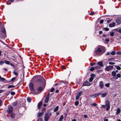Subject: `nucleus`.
I'll use <instances>...</instances> for the list:
<instances>
[{"label":"nucleus","mask_w":121,"mask_h":121,"mask_svg":"<svg viewBox=\"0 0 121 121\" xmlns=\"http://www.w3.org/2000/svg\"><path fill=\"white\" fill-rule=\"evenodd\" d=\"M106 49L104 47L99 45L98 46L95 48V52L97 55H101L104 53Z\"/></svg>","instance_id":"f257e3e1"},{"label":"nucleus","mask_w":121,"mask_h":121,"mask_svg":"<svg viewBox=\"0 0 121 121\" xmlns=\"http://www.w3.org/2000/svg\"><path fill=\"white\" fill-rule=\"evenodd\" d=\"M8 109L7 110V112L9 113H11L13 111V108L11 105H9L8 106Z\"/></svg>","instance_id":"f03ea898"},{"label":"nucleus","mask_w":121,"mask_h":121,"mask_svg":"<svg viewBox=\"0 0 121 121\" xmlns=\"http://www.w3.org/2000/svg\"><path fill=\"white\" fill-rule=\"evenodd\" d=\"M105 104L106 106H107L106 110L107 111H108L110 108V106L109 105V101L108 100H106L105 102Z\"/></svg>","instance_id":"7ed1b4c3"},{"label":"nucleus","mask_w":121,"mask_h":121,"mask_svg":"<svg viewBox=\"0 0 121 121\" xmlns=\"http://www.w3.org/2000/svg\"><path fill=\"white\" fill-rule=\"evenodd\" d=\"M113 66L109 65L107 66L105 68V70L106 71H109L112 70L113 68Z\"/></svg>","instance_id":"20e7f679"},{"label":"nucleus","mask_w":121,"mask_h":121,"mask_svg":"<svg viewBox=\"0 0 121 121\" xmlns=\"http://www.w3.org/2000/svg\"><path fill=\"white\" fill-rule=\"evenodd\" d=\"M51 114L49 113H46L45 114L44 117L45 121H48L49 118Z\"/></svg>","instance_id":"39448f33"},{"label":"nucleus","mask_w":121,"mask_h":121,"mask_svg":"<svg viewBox=\"0 0 121 121\" xmlns=\"http://www.w3.org/2000/svg\"><path fill=\"white\" fill-rule=\"evenodd\" d=\"M1 33L2 35L3 36V37L4 38L6 37V31L4 28H2L1 29Z\"/></svg>","instance_id":"423d86ee"},{"label":"nucleus","mask_w":121,"mask_h":121,"mask_svg":"<svg viewBox=\"0 0 121 121\" xmlns=\"http://www.w3.org/2000/svg\"><path fill=\"white\" fill-rule=\"evenodd\" d=\"M99 86L100 88L101 89H102L104 88V84L103 81H100L99 82Z\"/></svg>","instance_id":"0eeeda50"},{"label":"nucleus","mask_w":121,"mask_h":121,"mask_svg":"<svg viewBox=\"0 0 121 121\" xmlns=\"http://www.w3.org/2000/svg\"><path fill=\"white\" fill-rule=\"evenodd\" d=\"M91 85L90 83L88 81H85L83 84L82 86H89Z\"/></svg>","instance_id":"6e6552de"},{"label":"nucleus","mask_w":121,"mask_h":121,"mask_svg":"<svg viewBox=\"0 0 121 121\" xmlns=\"http://www.w3.org/2000/svg\"><path fill=\"white\" fill-rule=\"evenodd\" d=\"M33 84L32 83H30L29 85V88L30 91H33L34 90Z\"/></svg>","instance_id":"1a4fd4ad"},{"label":"nucleus","mask_w":121,"mask_h":121,"mask_svg":"<svg viewBox=\"0 0 121 121\" xmlns=\"http://www.w3.org/2000/svg\"><path fill=\"white\" fill-rule=\"evenodd\" d=\"M121 74L120 73H117L114 79H115L117 80L118 78L121 77Z\"/></svg>","instance_id":"9d476101"},{"label":"nucleus","mask_w":121,"mask_h":121,"mask_svg":"<svg viewBox=\"0 0 121 121\" xmlns=\"http://www.w3.org/2000/svg\"><path fill=\"white\" fill-rule=\"evenodd\" d=\"M65 83L63 82H58V83L55 84L54 85V86H57V85H64V84H65Z\"/></svg>","instance_id":"9b49d317"},{"label":"nucleus","mask_w":121,"mask_h":121,"mask_svg":"<svg viewBox=\"0 0 121 121\" xmlns=\"http://www.w3.org/2000/svg\"><path fill=\"white\" fill-rule=\"evenodd\" d=\"M116 23L115 22H113L111 23H110L109 24V26L110 27H114L116 25Z\"/></svg>","instance_id":"f8f14e48"},{"label":"nucleus","mask_w":121,"mask_h":121,"mask_svg":"<svg viewBox=\"0 0 121 121\" xmlns=\"http://www.w3.org/2000/svg\"><path fill=\"white\" fill-rule=\"evenodd\" d=\"M121 110L120 108H117V112H116V114H118L120 112Z\"/></svg>","instance_id":"ddd939ff"},{"label":"nucleus","mask_w":121,"mask_h":121,"mask_svg":"<svg viewBox=\"0 0 121 121\" xmlns=\"http://www.w3.org/2000/svg\"><path fill=\"white\" fill-rule=\"evenodd\" d=\"M112 75L113 76V78H114L116 75V73L114 71H113L112 72Z\"/></svg>","instance_id":"4468645a"},{"label":"nucleus","mask_w":121,"mask_h":121,"mask_svg":"<svg viewBox=\"0 0 121 121\" xmlns=\"http://www.w3.org/2000/svg\"><path fill=\"white\" fill-rule=\"evenodd\" d=\"M43 113H44L43 112H41L40 113H39V112L38 113L37 117H39L43 115Z\"/></svg>","instance_id":"2eb2a0df"},{"label":"nucleus","mask_w":121,"mask_h":121,"mask_svg":"<svg viewBox=\"0 0 121 121\" xmlns=\"http://www.w3.org/2000/svg\"><path fill=\"white\" fill-rule=\"evenodd\" d=\"M49 98L46 97L44 101V102L45 103H47L48 101Z\"/></svg>","instance_id":"dca6fc26"},{"label":"nucleus","mask_w":121,"mask_h":121,"mask_svg":"<svg viewBox=\"0 0 121 121\" xmlns=\"http://www.w3.org/2000/svg\"><path fill=\"white\" fill-rule=\"evenodd\" d=\"M98 65H100L101 67H103V63L102 62H99L97 63Z\"/></svg>","instance_id":"f3484780"},{"label":"nucleus","mask_w":121,"mask_h":121,"mask_svg":"<svg viewBox=\"0 0 121 121\" xmlns=\"http://www.w3.org/2000/svg\"><path fill=\"white\" fill-rule=\"evenodd\" d=\"M42 102L40 101L38 104V108H40L42 104Z\"/></svg>","instance_id":"a211bd4d"},{"label":"nucleus","mask_w":121,"mask_h":121,"mask_svg":"<svg viewBox=\"0 0 121 121\" xmlns=\"http://www.w3.org/2000/svg\"><path fill=\"white\" fill-rule=\"evenodd\" d=\"M63 116L62 115H61L59 118L58 121H62L63 119Z\"/></svg>","instance_id":"6ab92c4d"},{"label":"nucleus","mask_w":121,"mask_h":121,"mask_svg":"<svg viewBox=\"0 0 121 121\" xmlns=\"http://www.w3.org/2000/svg\"><path fill=\"white\" fill-rule=\"evenodd\" d=\"M59 107L58 106H56L54 109V111L56 112L57 111L59 108Z\"/></svg>","instance_id":"aec40b11"},{"label":"nucleus","mask_w":121,"mask_h":121,"mask_svg":"<svg viewBox=\"0 0 121 121\" xmlns=\"http://www.w3.org/2000/svg\"><path fill=\"white\" fill-rule=\"evenodd\" d=\"M107 94V93H106L102 94L101 95V97H105L106 96Z\"/></svg>","instance_id":"412c9836"},{"label":"nucleus","mask_w":121,"mask_h":121,"mask_svg":"<svg viewBox=\"0 0 121 121\" xmlns=\"http://www.w3.org/2000/svg\"><path fill=\"white\" fill-rule=\"evenodd\" d=\"M115 66L116 68V69L118 70H120L121 69V67L117 65H115Z\"/></svg>","instance_id":"4be33fe9"},{"label":"nucleus","mask_w":121,"mask_h":121,"mask_svg":"<svg viewBox=\"0 0 121 121\" xmlns=\"http://www.w3.org/2000/svg\"><path fill=\"white\" fill-rule=\"evenodd\" d=\"M40 82H42V84H41L42 85L44 84L45 83V80L44 79L43 80H41L40 81Z\"/></svg>","instance_id":"5701e85b"},{"label":"nucleus","mask_w":121,"mask_h":121,"mask_svg":"<svg viewBox=\"0 0 121 121\" xmlns=\"http://www.w3.org/2000/svg\"><path fill=\"white\" fill-rule=\"evenodd\" d=\"M31 91L33 94L35 95L37 94V92L34 90V89L33 91Z\"/></svg>","instance_id":"b1692460"},{"label":"nucleus","mask_w":121,"mask_h":121,"mask_svg":"<svg viewBox=\"0 0 121 121\" xmlns=\"http://www.w3.org/2000/svg\"><path fill=\"white\" fill-rule=\"evenodd\" d=\"M95 69H100V67L98 65H97L95 67H94Z\"/></svg>","instance_id":"393cba45"},{"label":"nucleus","mask_w":121,"mask_h":121,"mask_svg":"<svg viewBox=\"0 0 121 121\" xmlns=\"http://www.w3.org/2000/svg\"><path fill=\"white\" fill-rule=\"evenodd\" d=\"M16 78V77L12 78L11 80L10 81L12 82H14L15 81V79Z\"/></svg>","instance_id":"a878e982"},{"label":"nucleus","mask_w":121,"mask_h":121,"mask_svg":"<svg viewBox=\"0 0 121 121\" xmlns=\"http://www.w3.org/2000/svg\"><path fill=\"white\" fill-rule=\"evenodd\" d=\"M5 78H3L1 77L0 78V81H5Z\"/></svg>","instance_id":"bb28decb"},{"label":"nucleus","mask_w":121,"mask_h":121,"mask_svg":"<svg viewBox=\"0 0 121 121\" xmlns=\"http://www.w3.org/2000/svg\"><path fill=\"white\" fill-rule=\"evenodd\" d=\"M27 100L29 102H30L31 101V99L29 97H28L27 98Z\"/></svg>","instance_id":"cd10ccee"},{"label":"nucleus","mask_w":121,"mask_h":121,"mask_svg":"<svg viewBox=\"0 0 121 121\" xmlns=\"http://www.w3.org/2000/svg\"><path fill=\"white\" fill-rule=\"evenodd\" d=\"M15 117V114L13 113L11 114V117L12 118H14Z\"/></svg>","instance_id":"c85d7f7f"},{"label":"nucleus","mask_w":121,"mask_h":121,"mask_svg":"<svg viewBox=\"0 0 121 121\" xmlns=\"http://www.w3.org/2000/svg\"><path fill=\"white\" fill-rule=\"evenodd\" d=\"M42 89V87L41 86H39L37 88V90L38 91H41Z\"/></svg>","instance_id":"c756f323"},{"label":"nucleus","mask_w":121,"mask_h":121,"mask_svg":"<svg viewBox=\"0 0 121 121\" xmlns=\"http://www.w3.org/2000/svg\"><path fill=\"white\" fill-rule=\"evenodd\" d=\"M15 86H14L12 85H9V86L8 87V88H12V87H15Z\"/></svg>","instance_id":"7c9ffc66"},{"label":"nucleus","mask_w":121,"mask_h":121,"mask_svg":"<svg viewBox=\"0 0 121 121\" xmlns=\"http://www.w3.org/2000/svg\"><path fill=\"white\" fill-rule=\"evenodd\" d=\"M79 104V102L78 101H76L75 103L74 104L75 106H77Z\"/></svg>","instance_id":"2f4dec72"},{"label":"nucleus","mask_w":121,"mask_h":121,"mask_svg":"<svg viewBox=\"0 0 121 121\" xmlns=\"http://www.w3.org/2000/svg\"><path fill=\"white\" fill-rule=\"evenodd\" d=\"M110 54L112 55H114L115 54V51H113L110 53Z\"/></svg>","instance_id":"473e14b6"},{"label":"nucleus","mask_w":121,"mask_h":121,"mask_svg":"<svg viewBox=\"0 0 121 121\" xmlns=\"http://www.w3.org/2000/svg\"><path fill=\"white\" fill-rule=\"evenodd\" d=\"M4 62H5L6 64L8 65H9L10 64V62L9 61L5 60L4 61Z\"/></svg>","instance_id":"72a5a7b5"},{"label":"nucleus","mask_w":121,"mask_h":121,"mask_svg":"<svg viewBox=\"0 0 121 121\" xmlns=\"http://www.w3.org/2000/svg\"><path fill=\"white\" fill-rule=\"evenodd\" d=\"M114 59V58H111L108 59L109 61H112Z\"/></svg>","instance_id":"f704fd0d"},{"label":"nucleus","mask_w":121,"mask_h":121,"mask_svg":"<svg viewBox=\"0 0 121 121\" xmlns=\"http://www.w3.org/2000/svg\"><path fill=\"white\" fill-rule=\"evenodd\" d=\"M93 78L92 77H91L89 79V81L90 82H92V81H93Z\"/></svg>","instance_id":"c9c22d12"},{"label":"nucleus","mask_w":121,"mask_h":121,"mask_svg":"<svg viewBox=\"0 0 121 121\" xmlns=\"http://www.w3.org/2000/svg\"><path fill=\"white\" fill-rule=\"evenodd\" d=\"M105 86L107 87H109L110 86V84L109 83H106L105 84Z\"/></svg>","instance_id":"e433bc0d"},{"label":"nucleus","mask_w":121,"mask_h":121,"mask_svg":"<svg viewBox=\"0 0 121 121\" xmlns=\"http://www.w3.org/2000/svg\"><path fill=\"white\" fill-rule=\"evenodd\" d=\"M97 105V104L96 103H94L91 104V106H95Z\"/></svg>","instance_id":"4c0bfd02"},{"label":"nucleus","mask_w":121,"mask_h":121,"mask_svg":"<svg viewBox=\"0 0 121 121\" xmlns=\"http://www.w3.org/2000/svg\"><path fill=\"white\" fill-rule=\"evenodd\" d=\"M10 94L12 95H15V93L13 91H12L10 93Z\"/></svg>","instance_id":"58836bf2"},{"label":"nucleus","mask_w":121,"mask_h":121,"mask_svg":"<svg viewBox=\"0 0 121 121\" xmlns=\"http://www.w3.org/2000/svg\"><path fill=\"white\" fill-rule=\"evenodd\" d=\"M108 63L109 64L111 65H112L115 64V63L112 62H109Z\"/></svg>","instance_id":"ea45409f"},{"label":"nucleus","mask_w":121,"mask_h":121,"mask_svg":"<svg viewBox=\"0 0 121 121\" xmlns=\"http://www.w3.org/2000/svg\"><path fill=\"white\" fill-rule=\"evenodd\" d=\"M114 34L113 32H112L110 33V35L112 36H113L114 35Z\"/></svg>","instance_id":"a19ab883"},{"label":"nucleus","mask_w":121,"mask_h":121,"mask_svg":"<svg viewBox=\"0 0 121 121\" xmlns=\"http://www.w3.org/2000/svg\"><path fill=\"white\" fill-rule=\"evenodd\" d=\"M95 69V67H92L90 69V70L91 71H93V70H94Z\"/></svg>","instance_id":"79ce46f5"},{"label":"nucleus","mask_w":121,"mask_h":121,"mask_svg":"<svg viewBox=\"0 0 121 121\" xmlns=\"http://www.w3.org/2000/svg\"><path fill=\"white\" fill-rule=\"evenodd\" d=\"M17 101H16L14 102H13V105L14 106H15L17 105Z\"/></svg>","instance_id":"37998d69"},{"label":"nucleus","mask_w":121,"mask_h":121,"mask_svg":"<svg viewBox=\"0 0 121 121\" xmlns=\"http://www.w3.org/2000/svg\"><path fill=\"white\" fill-rule=\"evenodd\" d=\"M103 29L104 30H105L106 31H108L109 30V29L108 28H103Z\"/></svg>","instance_id":"c03bdc74"},{"label":"nucleus","mask_w":121,"mask_h":121,"mask_svg":"<svg viewBox=\"0 0 121 121\" xmlns=\"http://www.w3.org/2000/svg\"><path fill=\"white\" fill-rule=\"evenodd\" d=\"M90 96L91 97H92L93 98H95L96 97V96L95 94L90 95Z\"/></svg>","instance_id":"a18cd8bd"},{"label":"nucleus","mask_w":121,"mask_h":121,"mask_svg":"<svg viewBox=\"0 0 121 121\" xmlns=\"http://www.w3.org/2000/svg\"><path fill=\"white\" fill-rule=\"evenodd\" d=\"M4 63V61H0V65H3Z\"/></svg>","instance_id":"49530a36"},{"label":"nucleus","mask_w":121,"mask_h":121,"mask_svg":"<svg viewBox=\"0 0 121 121\" xmlns=\"http://www.w3.org/2000/svg\"><path fill=\"white\" fill-rule=\"evenodd\" d=\"M103 22L104 20H103L102 19L99 22V23L100 24H102L103 23Z\"/></svg>","instance_id":"de8ad7c7"},{"label":"nucleus","mask_w":121,"mask_h":121,"mask_svg":"<svg viewBox=\"0 0 121 121\" xmlns=\"http://www.w3.org/2000/svg\"><path fill=\"white\" fill-rule=\"evenodd\" d=\"M13 73L16 75H17L18 74L17 73V72H15V71L13 72Z\"/></svg>","instance_id":"09e8293b"},{"label":"nucleus","mask_w":121,"mask_h":121,"mask_svg":"<svg viewBox=\"0 0 121 121\" xmlns=\"http://www.w3.org/2000/svg\"><path fill=\"white\" fill-rule=\"evenodd\" d=\"M101 94V93H100L96 94H95V95L96 97L97 96L100 95Z\"/></svg>","instance_id":"8fccbe9b"},{"label":"nucleus","mask_w":121,"mask_h":121,"mask_svg":"<svg viewBox=\"0 0 121 121\" xmlns=\"http://www.w3.org/2000/svg\"><path fill=\"white\" fill-rule=\"evenodd\" d=\"M54 90V88H52L51 89L50 91L51 92H52Z\"/></svg>","instance_id":"3c124183"},{"label":"nucleus","mask_w":121,"mask_h":121,"mask_svg":"<svg viewBox=\"0 0 121 121\" xmlns=\"http://www.w3.org/2000/svg\"><path fill=\"white\" fill-rule=\"evenodd\" d=\"M117 55H121V52L119 51L117 53Z\"/></svg>","instance_id":"603ef678"},{"label":"nucleus","mask_w":121,"mask_h":121,"mask_svg":"<svg viewBox=\"0 0 121 121\" xmlns=\"http://www.w3.org/2000/svg\"><path fill=\"white\" fill-rule=\"evenodd\" d=\"M110 53L109 52H107L105 54L106 56H108L110 54Z\"/></svg>","instance_id":"864d4df0"},{"label":"nucleus","mask_w":121,"mask_h":121,"mask_svg":"<svg viewBox=\"0 0 121 121\" xmlns=\"http://www.w3.org/2000/svg\"><path fill=\"white\" fill-rule=\"evenodd\" d=\"M61 68L62 69H65L66 68H65V67L63 65L62 66Z\"/></svg>","instance_id":"5fc2aeb1"},{"label":"nucleus","mask_w":121,"mask_h":121,"mask_svg":"<svg viewBox=\"0 0 121 121\" xmlns=\"http://www.w3.org/2000/svg\"><path fill=\"white\" fill-rule=\"evenodd\" d=\"M46 109L45 108H43L41 109V111H45Z\"/></svg>","instance_id":"6e6d98bb"},{"label":"nucleus","mask_w":121,"mask_h":121,"mask_svg":"<svg viewBox=\"0 0 121 121\" xmlns=\"http://www.w3.org/2000/svg\"><path fill=\"white\" fill-rule=\"evenodd\" d=\"M94 13V12H91V13H90L89 14L91 15H93Z\"/></svg>","instance_id":"4d7b16f0"},{"label":"nucleus","mask_w":121,"mask_h":121,"mask_svg":"<svg viewBox=\"0 0 121 121\" xmlns=\"http://www.w3.org/2000/svg\"><path fill=\"white\" fill-rule=\"evenodd\" d=\"M79 96H78L77 95L76 96V100H77L79 99Z\"/></svg>","instance_id":"13d9d810"},{"label":"nucleus","mask_w":121,"mask_h":121,"mask_svg":"<svg viewBox=\"0 0 121 121\" xmlns=\"http://www.w3.org/2000/svg\"><path fill=\"white\" fill-rule=\"evenodd\" d=\"M105 41L107 42H108L109 41V40L108 39H105Z\"/></svg>","instance_id":"bf43d9fd"},{"label":"nucleus","mask_w":121,"mask_h":121,"mask_svg":"<svg viewBox=\"0 0 121 121\" xmlns=\"http://www.w3.org/2000/svg\"><path fill=\"white\" fill-rule=\"evenodd\" d=\"M42 120L41 118H39L38 119V121H42Z\"/></svg>","instance_id":"052dcab7"},{"label":"nucleus","mask_w":121,"mask_h":121,"mask_svg":"<svg viewBox=\"0 0 121 121\" xmlns=\"http://www.w3.org/2000/svg\"><path fill=\"white\" fill-rule=\"evenodd\" d=\"M82 94V91H80L79 92H78V94L79 95H81V94Z\"/></svg>","instance_id":"680f3d73"},{"label":"nucleus","mask_w":121,"mask_h":121,"mask_svg":"<svg viewBox=\"0 0 121 121\" xmlns=\"http://www.w3.org/2000/svg\"><path fill=\"white\" fill-rule=\"evenodd\" d=\"M84 117L85 118H87L88 117L87 115H84Z\"/></svg>","instance_id":"e2e57ef3"},{"label":"nucleus","mask_w":121,"mask_h":121,"mask_svg":"<svg viewBox=\"0 0 121 121\" xmlns=\"http://www.w3.org/2000/svg\"><path fill=\"white\" fill-rule=\"evenodd\" d=\"M4 91V90H0V93H1Z\"/></svg>","instance_id":"0e129e2a"},{"label":"nucleus","mask_w":121,"mask_h":121,"mask_svg":"<svg viewBox=\"0 0 121 121\" xmlns=\"http://www.w3.org/2000/svg\"><path fill=\"white\" fill-rule=\"evenodd\" d=\"M102 106L103 108H105V107L106 106L105 105H102Z\"/></svg>","instance_id":"69168bd1"},{"label":"nucleus","mask_w":121,"mask_h":121,"mask_svg":"<svg viewBox=\"0 0 121 121\" xmlns=\"http://www.w3.org/2000/svg\"><path fill=\"white\" fill-rule=\"evenodd\" d=\"M111 22V20H109L107 21V22L108 23L110 22Z\"/></svg>","instance_id":"338daca9"},{"label":"nucleus","mask_w":121,"mask_h":121,"mask_svg":"<svg viewBox=\"0 0 121 121\" xmlns=\"http://www.w3.org/2000/svg\"><path fill=\"white\" fill-rule=\"evenodd\" d=\"M104 121H108V119L106 118L104 119Z\"/></svg>","instance_id":"774afa93"}]
</instances>
